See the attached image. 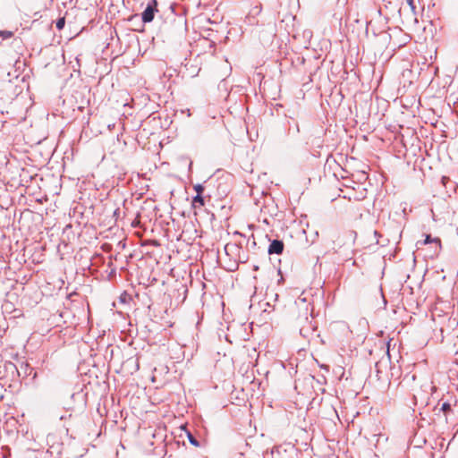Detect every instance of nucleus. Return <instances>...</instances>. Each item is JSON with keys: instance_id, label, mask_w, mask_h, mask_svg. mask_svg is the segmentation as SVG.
<instances>
[{"instance_id": "f257e3e1", "label": "nucleus", "mask_w": 458, "mask_h": 458, "mask_svg": "<svg viewBox=\"0 0 458 458\" xmlns=\"http://www.w3.org/2000/svg\"><path fill=\"white\" fill-rule=\"evenodd\" d=\"M299 326L301 335L307 339L313 335L317 328V326L313 322V318H309L307 313L303 318L300 319Z\"/></svg>"}, {"instance_id": "f03ea898", "label": "nucleus", "mask_w": 458, "mask_h": 458, "mask_svg": "<svg viewBox=\"0 0 458 458\" xmlns=\"http://www.w3.org/2000/svg\"><path fill=\"white\" fill-rule=\"evenodd\" d=\"M156 5H157L156 0H152L148 4V6L146 7V9L144 10V12L142 13V15H141L142 21L144 22H150L153 21L155 12L157 11Z\"/></svg>"}, {"instance_id": "7ed1b4c3", "label": "nucleus", "mask_w": 458, "mask_h": 458, "mask_svg": "<svg viewBox=\"0 0 458 458\" xmlns=\"http://www.w3.org/2000/svg\"><path fill=\"white\" fill-rule=\"evenodd\" d=\"M284 250V242L280 240H274L271 242L268 247V253L272 254H281Z\"/></svg>"}, {"instance_id": "20e7f679", "label": "nucleus", "mask_w": 458, "mask_h": 458, "mask_svg": "<svg viewBox=\"0 0 458 458\" xmlns=\"http://www.w3.org/2000/svg\"><path fill=\"white\" fill-rule=\"evenodd\" d=\"M192 205H193L194 208L203 207L205 205L203 197L201 195H196L193 198Z\"/></svg>"}, {"instance_id": "39448f33", "label": "nucleus", "mask_w": 458, "mask_h": 458, "mask_svg": "<svg viewBox=\"0 0 458 458\" xmlns=\"http://www.w3.org/2000/svg\"><path fill=\"white\" fill-rule=\"evenodd\" d=\"M431 242H435V243L438 244L439 247H441V242H440L439 238L432 239L430 237V235H427L426 239L424 240V244H428V243H431Z\"/></svg>"}, {"instance_id": "423d86ee", "label": "nucleus", "mask_w": 458, "mask_h": 458, "mask_svg": "<svg viewBox=\"0 0 458 458\" xmlns=\"http://www.w3.org/2000/svg\"><path fill=\"white\" fill-rule=\"evenodd\" d=\"M188 440L192 445L199 446V441L190 432H188Z\"/></svg>"}, {"instance_id": "0eeeda50", "label": "nucleus", "mask_w": 458, "mask_h": 458, "mask_svg": "<svg viewBox=\"0 0 458 458\" xmlns=\"http://www.w3.org/2000/svg\"><path fill=\"white\" fill-rule=\"evenodd\" d=\"M440 410L445 414L451 411V404L447 402L442 403Z\"/></svg>"}, {"instance_id": "6e6552de", "label": "nucleus", "mask_w": 458, "mask_h": 458, "mask_svg": "<svg viewBox=\"0 0 458 458\" xmlns=\"http://www.w3.org/2000/svg\"><path fill=\"white\" fill-rule=\"evenodd\" d=\"M13 35V33L10 30H0V37H3L4 38H10Z\"/></svg>"}, {"instance_id": "1a4fd4ad", "label": "nucleus", "mask_w": 458, "mask_h": 458, "mask_svg": "<svg viewBox=\"0 0 458 458\" xmlns=\"http://www.w3.org/2000/svg\"><path fill=\"white\" fill-rule=\"evenodd\" d=\"M64 23H65V20L64 18H60L57 21H56V28L58 30H62L64 27Z\"/></svg>"}, {"instance_id": "9d476101", "label": "nucleus", "mask_w": 458, "mask_h": 458, "mask_svg": "<svg viewBox=\"0 0 458 458\" xmlns=\"http://www.w3.org/2000/svg\"><path fill=\"white\" fill-rule=\"evenodd\" d=\"M406 3L408 4V5L410 6L411 12L413 13H416V5L414 4V0H406Z\"/></svg>"}, {"instance_id": "9b49d317", "label": "nucleus", "mask_w": 458, "mask_h": 458, "mask_svg": "<svg viewBox=\"0 0 458 458\" xmlns=\"http://www.w3.org/2000/svg\"><path fill=\"white\" fill-rule=\"evenodd\" d=\"M194 190L197 191V195H201L204 191V187L201 184H196Z\"/></svg>"}]
</instances>
